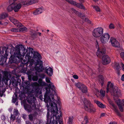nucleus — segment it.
Wrapping results in <instances>:
<instances>
[{
    "mask_svg": "<svg viewBox=\"0 0 124 124\" xmlns=\"http://www.w3.org/2000/svg\"><path fill=\"white\" fill-rule=\"evenodd\" d=\"M46 93L44 95V100L47 103H49L50 106L51 107V109H50V111H51V114H55L57 112H58V108L57 106L56 102L57 101L55 100L54 99V94H56V91L55 93H54L53 91H52V93L50 94L52 96V100H51L50 96H48L50 93V89H48L47 87L46 88Z\"/></svg>",
    "mask_w": 124,
    "mask_h": 124,
    "instance_id": "f257e3e1",
    "label": "nucleus"
},
{
    "mask_svg": "<svg viewBox=\"0 0 124 124\" xmlns=\"http://www.w3.org/2000/svg\"><path fill=\"white\" fill-rule=\"evenodd\" d=\"M18 51L16 53V55H11L9 59L11 63H17L18 62H22V57L26 54L27 50H26V46L24 45H20L17 49Z\"/></svg>",
    "mask_w": 124,
    "mask_h": 124,
    "instance_id": "f03ea898",
    "label": "nucleus"
},
{
    "mask_svg": "<svg viewBox=\"0 0 124 124\" xmlns=\"http://www.w3.org/2000/svg\"><path fill=\"white\" fill-rule=\"evenodd\" d=\"M26 58H27L28 60L27 62V65L29 64V65L28 67V68H29L28 69L29 71H31V69H32L33 68H34L35 70H34V71L36 70L39 72L42 71L43 70L42 69L43 67V64L42 62V61L39 62H39L38 61L36 65H35L34 64V61L33 59H30V58L32 57V56H30L29 55H28V54H26Z\"/></svg>",
    "mask_w": 124,
    "mask_h": 124,
    "instance_id": "7ed1b4c3",
    "label": "nucleus"
},
{
    "mask_svg": "<svg viewBox=\"0 0 124 124\" xmlns=\"http://www.w3.org/2000/svg\"><path fill=\"white\" fill-rule=\"evenodd\" d=\"M61 115V111H59V112H57L55 114H51L50 116L49 112L48 111L46 116V124H58L57 121L60 119Z\"/></svg>",
    "mask_w": 124,
    "mask_h": 124,
    "instance_id": "20e7f679",
    "label": "nucleus"
},
{
    "mask_svg": "<svg viewBox=\"0 0 124 124\" xmlns=\"http://www.w3.org/2000/svg\"><path fill=\"white\" fill-rule=\"evenodd\" d=\"M109 92L114 96L119 97L121 96V91L110 82H108L107 88V93H108Z\"/></svg>",
    "mask_w": 124,
    "mask_h": 124,
    "instance_id": "39448f33",
    "label": "nucleus"
},
{
    "mask_svg": "<svg viewBox=\"0 0 124 124\" xmlns=\"http://www.w3.org/2000/svg\"><path fill=\"white\" fill-rule=\"evenodd\" d=\"M82 99L84 103V108L85 110L91 113L95 112L96 109L89 101L85 98Z\"/></svg>",
    "mask_w": 124,
    "mask_h": 124,
    "instance_id": "423d86ee",
    "label": "nucleus"
},
{
    "mask_svg": "<svg viewBox=\"0 0 124 124\" xmlns=\"http://www.w3.org/2000/svg\"><path fill=\"white\" fill-rule=\"evenodd\" d=\"M38 84L37 82L33 83L32 84V86L36 89L35 91L37 93H39L40 90L39 86H47V84L44 82H43L42 79H39L38 81Z\"/></svg>",
    "mask_w": 124,
    "mask_h": 124,
    "instance_id": "0eeeda50",
    "label": "nucleus"
},
{
    "mask_svg": "<svg viewBox=\"0 0 124 124\" xmlns=\"http://www.w3.org/2000/svg\"><path fill=\"white\" fill-rule=\"evenodd\" d=\"M26 53L27 54H28V55H30V54L31 53L33 55V56L34 58H37V59L39 60L41 59V55L37 52L34 51L33 49L32 48L30 47L27 48Z\"/></svg>",
    "mask_w": 124,
    "mask_h": 124,
    "instance_id": "6e6552de",
    "label": "nucleus"
},
{
    "mask_svg": "<svg viewBox=\"0 0 124 124\" xmlns=\"http://www.w3.org/2000/svg\"><path fill=\"white\" fill-rule=\"evenodd\" d=\"M27 100L28 102L31 105H33V109L35 108V106H36V99L33 95H29L27 97Z\"/></svg>",
    "mask_w": 124,
    "mask_h": 124,
    "instance_id": "1a4fd4ad",
    "label": "nucleus"
},
{
    "mask_svg": "<svg viewBox=\"0 0 124 124\" xmlns=\"http://www.w3.org/2000/svg\"><path fill=\"white\" fill-rule=\"evenodd\" d=\"M103 30L101 27L95 28L93 31V35L96 38L99 37L103 34Z\"/></svg>",
    "mask_w": 124,
    "mask_h": 124,
    "instance_id": "9d476101",
    "label": "nucleus"
},
{
    "mask_svg": "<svg viewBox=\"0 0 124 124\" xmlns=\"http://www.w3.org/2000/svg\"><path fill=\"white\" fill-rule=\"evenodd\" d=\"M110 38V35L107 33H105L100 38L101 42L103 43H105L108 41Z\"/></svg>",
    "mask_w": 124,
    "mask_h": 124,
    "instance_id": "9b49d317",
    "label": "nucleus"
},
{
    "mask_svg": "<svg viewBox=\"0 0 124 124\" xmlns=\"http://www.w3.org/2000/svg\"><path fill=\"white\" fill-rule=\"evenodd\" d=\"M11 0H9V2L10 3H11ZM16 0L13 1L14 2L11 3V4L14 5V6L13 8V10L15 12H18L20 9L22 5L20 3H16L15 2Z\"/></svg>",
    "mask_w": 124,
    "mask_h": 124,
    "instance_id": "f8f14e48",
    "label": "nucleus"
},
{
    "mask_svg": "<svg viewBox=\"0 0 124 124\" xmlns=\"http://www.w3.org/2000/svg\"><path fill=\"white\" fill-rule=\"evenodd\" d=\"M46 82L47 83H50L49 84L47 85V86L48 87V89H50V90L51 89L52 91H53L54 92V93H55V91L56 90L55 89L54 86L53 85V83L51 82L50 80V79L46 77Z\"/></svg>",
    "mask_w": 124,
    "mask_h": 124,
    "instance_id": "ddd939ff",
    "label": "nucleus"
},
{
    "mask_svg": "<svg viewBox=\"0 0 124 124\" xmlns=\"http://www.w3.org/2000/svg\"><path fill=\"white\" fill-rule=\"evenodd\" d=\"M10 81V82H11L14 86H16L18 85V83L20 82L21 80L18 77L13 76Z\"/></svg>",
    "mask_w": 124,
    "mask_h": 124,
    "instance_id": "4468645a",
    "label": "nucleus"
},
{
    "mask_svg": "<svg viewBox=\"0 0 124 124\" xmlns=\"http://www.w3.org/2000/svg\"><path fill=\"white\" fill-rule=\"evenodd\" d=\"M31 106L28 104H25L24 105V108L25 110L27 111L28 112H31L32 110H37V108L36 106H35V108L33 109V105H31Z\"/></svg>",
    "mask_w": 124,
    "mask_h": 124,
    "instance_id": "2eb2a0df",
    "label": "nucleus"
},
{
    "mask_svg": "<svg viewBox=\"0 0 124 124\" xmlns=\"http://www.w3.org/2000/svg\"><path fill=\"white\" fill-rule=\"evenodd\" d=\"M102 63L104 65L109 63L111 61L109 57L107 55H105L102 57Z\"/></svg>",
    "mask_w": 124,
    "mask_h": 124,
    "instance_id": "dca6fc26",
    "label": "nucleus"
},
{
    "mask_svg": "<svg viewBox=\"0 0 124 124\" xmlns=\"http://www.w3.org/2000/svg\"><path fill=\"white\" fill-rule=\"evenodd\" d=\"M110 40L111 45L115 47H118L119 46V43L115 38H111Z\"/></svg>",
    "mask_w": 124,
    "mask_h": 124,
    "instance_id": "f3484780",
    "label": "nucleus"
},
{
    "mask_svg": "<svg viewBox=\"0 0 124 124\" xmlns=\"http://www.w3.org/2000/svg\"><path fill=\"white\" fill-rule=\"evenodd\" d=\"M9 19L11 22L13 23L16 26L20 27L22 26V24L19 21L13 18L10 17Z\"/></svg>",
    "mask_w": 124,
    "mask_h": 124,
    "instance_id": "a211bd4d",
    "label": "nucleus"
},
{
    "mask_svg": "<svg viewBox=\"0 0 124 124\" xmlns=\"http://www.w3.org/2000/svg\"><path fill=\"white\" fill-rule=\"evenodd\" d=\"M106 50L105 48H103L101 49L99 51L98 50L97 51L96 55L98 56L100 58L101 57L104 56V55L105 54Z\"/></svg>",
    "mask_w": 124,
    "mask_h": 124,
    "instance_id": "6ab92c4d",
    "label": "nucleus"
},
{
    "mask_svg": "<svg viewBox=\"0 0 124 124\" xmlns=\"http://www.w3.org/2000/svg\"><path fill=\"white\" fill-rule=\"evenodd\" d=\"M20 67H21L22 68L21 70V72L26 73L27 70V64L24 62V63H22V62H20Z\"/></svg>",
    "mask_w": 124,
    "mask_h": 124,
    "instance_id": "aec40b11",
    "label": "nucleus"
},
{
    "mask_svg": "<svg viewBox=\"0 0 124 124\" xmlns=\"http://www.w3.org/2000/svg\"><path fill=\"white\" fill-rule=\"evenodd\" d=\"M32 69H31V71H27L26 74L28 75V77L29 79L30 80H31L32 78V75L34 74V73L35 72L36 73V72L34 71V70L35 69L34 68Z\"/></svg>",
    "mask_w": 124,
    "mask_h": 124,
    "instance_id": "412c9836",
    "label": "nucleus"
},
{
    "mask_svg": "<svg viewBox=\"0 0 124 124\" xmlns=\"http://www.w3.org/2000/svg\"><path fill=\"white\" fill-rule=\"evenodd\" d=\"M110 103L114 108V110L117 114V115L119 116H120L121 115L117 109L116 106L112 101L110 102Z\"/></svg>",
    "mask_w": 124,
    "mask_h": 124,
    "instance_id": "4be33fe9",
    "label": "nucleus"
},
{
    "mask_svg": "<svg viewBox=\"0 0 124 124\" xmlns=\"http://www.w3.org/2000/svg\"><path fill=\"white\" fill-rule=\"evenodd\" d=\"M37 115L38 113L36 112H35L33 114L29 115L28 116L29 120L31 121H32L33 119L34 120L36 118Z\"/></svg>",
    "mask_w": 124,
    "mask_h": 124,
    "instance_id": "5701e85b",
    "label": "nucleus"
},
{
    "mask_svg": "<svg viewBox=\"0 0 124 124\" xmlns=\"http://www.w3.org/2000/svg\"><path fill=\"white\" fill-rule=\"evenodd\" d=\"M46 73L49 76H51L53 74V69L50 67H49L47 69L46 68L45 69Z\"/></svg>",
    "mask_w": 124,
    "mask_h": 124,
    "instance_id": "b1692460",
    "label": "nucleus"
},
{
    "mask_svg": "<svg viewBox=\"0 0 124 124\" xmlns=\"http://www.w3.org/2000/svg\"><path fill=\"white\" fill-rule=\"evenodd\" d=\"M30 84V83L28 81H25L23 83L22 85L23 88H26L29 86Z\"/></svg>",
    "mask_w": 124,
    "mask_h": 124,
    "instance_id": "393cba45",
    "label": "nucleus"
},
{
    "mask_svg": "<svg viewBox=\"0 0 124 124\" xmlns=\"http://www.w3.org/2000/svg\"><path fill=\"white\" fill-rule=\"evenodd\" d=\"M75 6L79 8L85 9L84 6L82 3H79L76 2Z\"/></svg>",
    "mask_w": 124,
    "mask_h": 124,
    "instance_id": "a878e982",
    "label": "nucleus"
},
{
    "mask_svg": "<svg viewBox=\"0 0 124 124\" xmlns=\"http://www.w3.org/2000/svg\"><path fill=\"white\" fill-rule=\"evenodd\" d=\"M8 16V14L6 13H4L1 14L0 16V20L4 19Z\"/></svg>",
    "mask_w": 124,
    "mask_h": 124,
    "instance_id": "bb28decb",
    "label": "nucleus"
},
{
    "mask_svg": "<svg viewBox=\"0 0 124 124\" xmlns=\"http://www.w3.org/2000/svg\"><path fill=\"white\" fill-rule=\"evenodd\" d=\"M89 122L88 119L86 116H85L84 118V120L82 122V124H86Z\"/></svg>",
    "mask_w": 124,
    "mask_h": 124,
    "instance_id": "cd10ccee",
    "label": "nucleus"
},
{
    "mask_svg": "<svg viewBox=\"0 0 124 124\" xmlns=\"http://www.w3.org/2000/svg\"><path fill=\"white\" fill-rule=\"evenodd\" d=\"M83 87L80 90L83 93H86L87 91V87L84 85Z\"/></svg>",
    "mask_w": 124,
    "mask_h": 124,
    "instance_id": "c85d7f7f",
    "label": "nucleus"
},
{
    "mask_svg": "<svg viewBox=\"0 0 124 124\" xmlns=\"http://www.w3.org/2000/svg\"><path fill=\"white\" fill-rule=\"evenodd\" d=\"M84 85L83 84L80 82L77 83L76 84V86L80 90L83 87Z\"/></svg>",
    "mask_w": 124,
    "mask_h": 124,
    "instance_id": "c756f323",
    "label": "nucleus"
},
{
    "mask_svg": "<svg viewBox=\"0 0 124 124\" xmlns=\"http://www.w3.org/2000/svg\"><path fill=\"white\" fill-rule=\"evenodd\" d=\"M17 98V95L16 94H15L13 97L12 101L13 102L15 103L16 101Z\"/></svg>",
    "mask_w": 124,
    "mask_h": 124,
    "instance_id": "7c9ffc66",
    "label": "nucleus"
},
{
    "mask_svg": "<svg viewBox=\"0 0 124 124\" xmlns=\"http://www.w3.org/2000/svg\"><path fill=\"white\" fill-rule=\"evenodd\" d=\"M73 117L70 116L69 117V120L67 122V124H72Z\"/></svg>",
    "mask_w": 124,
    "mask_h": 124,
    "instance_id": "2f4dec72",
    "label": "nucleus"
},
{
    "mask_svg": "<svg viewBox=\"0 0 124 124\" xmlns=\"http://www.w3.org/2000/svg\"><path fill=\"white\" fill-rule=\"evenodd\" d=\"M31 34L32 37L34 39L35 38H36L37 36V32H32L31 33Z\"/></svg>",
    "mask_w": 124,
    "mask_h": 124,
    "instance_id": "473e14b6",
    "label": "nucleus"
},
{
    "mask_svg": "<svg viewBox=\"0 0 124 124\" xmlns=\"http://www.w3.org/2000/svg\"><path fill=\"white\" fill-rule=\"evenodd\" d=\"M114 67L116 69L118 70L120 68L119 64L117 62H115L114 63Z\"/></svg>",
    "mask_w": 124,
    "mask_h": 124,
    "instance_id": "72a5a7b5",
    "label": "nucleus"
},
{
    "mask_svg": "<svg viewBox=\"0 0 124 124\" xmlns=\"http://www.w3.org/2000/svg\"><path fill=\"white\" fill-rule=\"evenodd\" d=\"M16 117V116L13 114H11L10 119L11 120H12L13 121H14Z\"/></svg>",
    "mask_w": 124,
    "mask_h": 124,
    "instance_id": "f704fd0d",
    "label": "nucleus"
},
{
    "mask_svg": "<svg viewBox=\"0 0 124 124\" xmlns=\"http://www.w3.org/2000/svg\"><path fill=\"white\" fill-rule=\"evenodd\" d=\"M121 63L122 65V67L123 68V70L124 71V64L122 63ZM121 79L122 81H124V74L122 76Z\"/></svg>",
    "mask_w": 124,
    "mask_h": 124,
    "instance_id": "c9c22d12",
    "label": "nucleus"
},
{
    "mask_svg": "<svg viewBox=\"0 0 124 124\" xmlns=\"http://www.w3.org/2000/svg\"><path fill=\"white\" fill-rule=\"evenodd\" d=\"M13 115L15 116H17L19 114V112L18 110L16 109H14L13 111Z\"/></svg>",
    "mask_w": 124,
    "mask_h": 124,
    "instance_id": "e433bc0d",
    "label": "nucleus"
},
{
    "mask_svg": "<svg viewBox=\"0 0 124 124\" xmlns=\"http://www.w3.org/2000/svg\"><path fill=\"white\" fill-rule=\"evenodd\" d=\"M38 1V0H30L29 1L30 5L37 3Z\"/></svg>",
    "mask_w": 124,
    "mask_h": 124,
    "instance_id": "4c0bfd02",
    "label": "nucleus"
},
{
    "mask_svg": "<svg viewBox=\"0 0 124 124\" xmlns=\"http://www.w3.org/2000/svg\"><path fill=\"white\" fill-rule=\"evenodd\" d=\"M37 9L40 14L42 13V12H43L44 10V9L42 7L38 8Z\"/></svg>",
    "mask_w": 124,
    "mask_h": 124,
    "instance_id": "58836bf2",
    "label": "nucleus"
},
{
    "mask_svg": "<svg viewBox=\"0 0 124 124\" xmlns=\"http://www.w3.org/2000/svg\"><path fill=\"white\" fill-rule=\"evenodd\" d=\"M32 79L33 81H37L38 80V76L36 75L32 77Z\"/></svg>",
    "mask_w": 124,
    "mask_h": 124,
    "instance_id": "ea45409f",
    "label": "nucleus"
},
{
    "mask_svg": "<svg viewBox=\"0 0 124 124\" xmlns=\"http://www.w3.org/2000/svg\"><path fill=\"white\" fill-rule=\"evenodd\" d=\"M19 29H18L17 28H13L11 30V31L13 32H19Z\"/></svg>",
    "mask_w": 124,
    "mask_h": 124,
    "instance_id": "a19ab883",
    "label": "nucleus"
},
{
    "mask_svg": "<svg viewBox=\"0 0 124 124\" xmlns=\"http://www.w3.org/2000/svg\"><path fill=\"white\" fill-rule=\"evenodd\" d=\"M23 5L25 6H27L30 5L29 1H25L23 3Z\"/></svg>",
    "mask_w": 124,
    "mask_h": 124,
    "instance_id": "79ce46f5",
    "label": "nucleus"
},
{
    "mask_svg": "<svg viewBox=\"0 0 124 124\" xmlns=\"http://www.w3.org/2000/svg\"><path fill=\"white\" fill-rule=\"evenodd\" d=\"M92 7H93V8L96 11H100V9L98 7L94 6H93Z\"/></svg>",
    "mask_w": 124,
    "mask_h": 124,
    "instance_id": "37998d69",
    "label": "nucleus"
},
{
    "mask_svg": "<svg viewBox=\"0 0 124 124\" xmlns=\"http://www.w3.org/2000/svg\"><path fill=\"white\" fill-rule=\"evenodd\" d=\"M117 104L120 111L121 112H123V109L122 106L118 103Z\"/></svg>",
    "mask_w": 124,
    "mask_h": 124,
    "instance_id": "c03bdc74",
    "label": "nucleus"
},
{
    "mask_svg": "<svg viewBox=\"0 0 124 124\" xmlns=\"http://www.w3.org/2000/svg\"><path fill=\"white\" fill-rule=\"evenodd\" d=\"M13 9V8L11 5L8 6L7 8V10L9 12L11 11Z\"/></svg>",
    "mask_w": 124,
    "mask_h": 124,
    "instance_id": "a18cd8bd",
    "label": "nucleus"
},
{
    "mask_svg": "<svg viewBox=\"0 0 124 124\" xmlns=\"http://www.w3.org/2000/svg\"><path fill=\"white\" fill-rule=\"evenodd\" d=\"M99 107H100L101 108H104L105 107V105L103 104L102 103L100 102V104H99V105L98 106Z\"/></svg>",
    "mask_w": 124,
    "mask_h": 124,
    "instance_id": "49530a36",
    "label": "nucleus"
},
{
    "mask_svg": "<svg viewBox=\"0 0 124 124\" xmlns=\"http://www.w3.org/2000/svg\"><path fill=\"white\" fill-rule=\"evenodd\" d=\"M76 14L78 15L79 17H80L82 19H83L84 18V17L85 16H81L82 15V13H79L78 12L77 14Z\"/></svg>",
    "mask_w": 124,
    "mask_h": 124,
    "instance_id": "de8ad7c7",
    "label": "nucleus"
},
{
    "mask_svg": "<svg viewBox=\"0 0 124 124\" xmlns=\"http://www.w3.org/2000/svg\"><path fill=\"white\" fill-rule=\"evenodd\" d=\"M3 80L4 81L5 84L6 85H8V81L9 80V78H3Z\"/></svg>",
    "mask_w": 124,
    "mask_h": 124,
    "instance_id": "09e8293b",
    "label": "nucleus"
},
{
    "mask_svg": "<svg viewBox=\"0 0 124 124\" xmlns=\"http://www.w3.org/2000/svg\"><path fill=\"white\" fill-rule=\"evenodd\" d=\"M76 2H76V1H73L72 0H71L70 1L69 3L70 4H71L75 6Z\"/></svg>",
    "mask_w": 124,
    "mask_h": 124,
    "instance_id": "8fccbe9b",
    "label": "nucleus"
},
{
    "mask_svg": "<svg viewBox=\"0 0 124 124\" xmlns=\"http://www.w3.org/2000/svg\"><path fill=\"white\" fill-rule=\"evenodd\" d=\"M8 78V74L7 72H5L4 74L3 78Z\"/></svg>",
    "mask_w": 124,
    "mask_h": 124,
    "instance_id": "3c124183",
    "label": "nucleus"
},
{
    "mask_svg": "<svg viewBox=\"0 0 124 124\" xmlns=\"http://www.w3.org/2000/svg\"><path fill=\"white\" fill-rule=\"evenodd\" d=\"M71 10L72 13H74L76 14H77L78 13V11H76L75 9L73 8H71Z\"/></svg>",
    "mask_w": 124,
    "mask_h": 124,
    "instance_id": "603ef678",
    "label": "nucleus"
},
{
    "mask_svg": "<svg viewBox=\"0 0 124 124\" xmlns=\"http://www.w3.org/2000/svg\"><path fill=\"white\" fill-rule=\"evenodd\" d=\"M100 93L101 96L102 97H104L105 96V91H104L101 90Z\"/></svg>",
    "mask_w": 124,
    "mask_h": 124,
    "instance_id": "864d4df0",
    "label": "nucleus"
},
{
    "mask_svg": "<svg viewBox=\"0 0 124 124\" xmlns=\"http://www.w3.org/2000/svg\"><path fill=\"white\" fill-rule=\"evenodd\" d=\"M27 30V29L26 27H24L21 28H20V30H19V31H26Z\"/></svg>",
    "mask_w": 124,
    "mask_h": 124,
    "instance_id": "5fc2aeb1",
    "label": "nucleus"
},
{
    "mask_svg": "<svg viewBox=\"0 0 124 124\" xmlns=\"http://www.w3.org/2000/svg\"><path fill=\"white\" fill-rule=\"evenodd\" d=\"M33 14H34V15H39L40 14L39 13L38 11H37V9L34 11L33 12Z\"/></svg>",
    "mask_w": 124,
    "mask_h": 124,
    "instance_id": "6e6d98bb",
    "label": "nucleus"
},
{
    "mask_svg": "<svg viewBox=\"0 0 124 124\" xmlns=\"http://www.w3.org/2000/svg\"><path fill=\"white\" fill-rule=\"evenodd\" d=\"M109 28L110 29H114V25L112 23L110 24L109 26Z\"/></svg>",
    "mask_w": 124,
    "mask_h": 124,
    "instance_id": "4d7b16f0",
    "label": "nucleus"
},
{
    "mask_svg": "<svg viewBox=\"0 0 124 124\" xmlns=\"http://www.w3.org/2000/svg\"><path fill=\"white\" fill-rule=\"evenodd\" d=\"M94 103H96L98 106L100 103V102L98 100H94Z\"/></svg>",
    "mask_w": 124,
    "mask_h": 124,
    "instance_id": "13d9d810",
    "label": "nucleus"
},
{
    "mask_svg": "<svg viewBox=\"0 0 124 124\" xmlns=\"http://www.w3.org/2000/svg\"><path fill=\"white\" fill-rule=\"evenodd\" d=\"M120 54L121 57L124 60V52H122Z\"/></svg>",
    "mask_w": 124,
    "mask_h": 124,
    "instance_id": "bf43d9fd",
    "label": "nucleus"
},
{
    "mask_svg": "<svg viewBox=\"0 0 124 124\" xmlns=\"http://www.w3.org/2000/svg\"><path fill=\"white\" fill-rule=\"evenodd\" d=\"M40 76L42 78H44L45 77V75L44 74H40Z\"/></svg>",
    "mask_w": 124,
    "mask_h": 124,
    "instance_id": "052dcab7",
    "label": "nucleus"
},
{
    "mask_svg": "<svg viewBox=\"0 0 124 124\" xmlns=\"http://www.w3.org/2000/svg\"><path fill=\"white\" fill-rule=\"evenodd\" d=\"M73 77L74 78L76 79H77L78 78V76L76 75H74L73 76Z\"/></svg>",
    "mask_w": 124,
    "mask_h": 124,
    "instance_id": "680f3d73",
    "label": "nucleus"
},
{
    "mask_svg": "<svg viewBox=\"0 0 124 124\" xmlns=\"http://www.w3.org/2000/svg\"><path fill=\"white\" fill-rule=\"evenodd\" d=\"M84 21H85L88 22V23H90V21L87 18H85Z\"/></svg>",
    "mask_w": 124,
    "mask_h": 124,
    "instance_id": "e2e57ef3",
    "label": "nucleus"
},
{
    "mask_svg": "<svg viewBox=\"0 0 124 124\" xmlns=\"http://www.w3.org/2000/svg\"><path fill=\"white\" fill-rule=\"evenodd\" d=\"M1 119L3 120H5L6 119V117L4 116H2L1 117Z\"/></svg>",
    "mask_w": 124,
    "mask_h": 124,
    "instance_id": "0e129e2a",
    "label": "nucleus"
},
{
    "mask_svg": "<svg viewBox=\"0 0 124 124\" xmlns=\"http://www.w3.org/2000/svg\"><path fill=\"white\" fill-rule=\"evenodd\" d=\"M105 113H103L101 114L100 116V117H103L105 115Z\"/></svg>",
    "mask_w": 124,
    "mask_h": 124,
    "instance_id": "69168bd1",
    "label": "nucleus"
},
{
    "mask_svg": "<svg viewBox=\"0 0 124 124\" xmlns=\"http://www.w3.org/2000/svg\"><path fill=\"white\" fill-rule=\"evenodd\" d=\"M16 122L18 123H20L21 122V120L20 119H17Z\"/></svg>",
    "mask_w": 124,
    "mask_h": 124,
    "instance_id": "338daca9",
    "label": "nucleus"
},
{
    "mask_svg": "<svg viewBox=\"0 0 124 124\" xmlns=\"http://www.w3.org/2000/svg\"><path fill=\"white\" fill-rule=\"evenodd\" d=\"M109 123H111V124H117V123L114 121L111 122Z\"/></svg>",
    "mask_w": 124,
    "mask_h": 124,
    "instance_id": "774afa93",
    "label": "nucleus"
}]
</instances>
